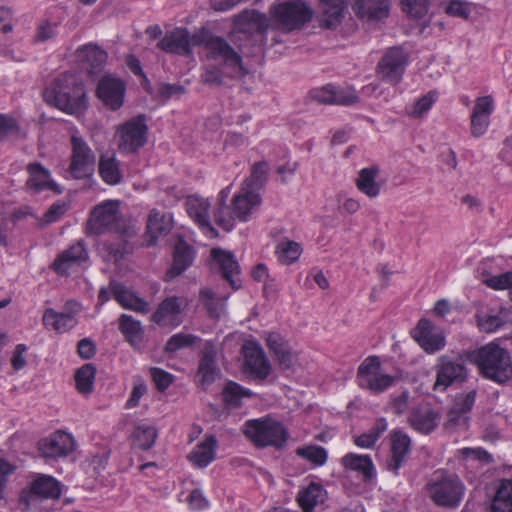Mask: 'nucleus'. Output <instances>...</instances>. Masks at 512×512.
I'll list each match as a JSON object with an SVG mask.
<instances>
[{
    "label": "nucleus",
    "instance_id": "nucleus-1",
    "mask_svg": "<svg viewBox=\"0 0 512 512\" xmlns=\"http://www.w3.org/2000/svg\"><path fill=\"white\" fill-rule=\"evenodd\" d=\"M45 102L68 114L86 108V93L82 81L73 73H62L44 90Z\"/></svg>",
    "mask_w": 512,
    "mask_h": 512
},
{
    "label": "nucleus",
    "instance_id": "nucleus-2",
    "mask_svg": "<svg viewBox=\"0 0 512 512\" xmlns=\"http://www.w3.org/2000/svg\"><path fill=\"white\" fill-rule=\"evenodd\" d=\"M468 357L481 375L503 384L512 378V361L509 353L493 342L469 352Z\"/></svg>",
    "mask_w": 512,
    "mask_h": 512
},
{
    "label": "nucleus",
    "instance_id": "nucleus-3",
    "mask_svg": "<svg viewBox=\"0 0 512 512\" xmlns=\"http://www.w3.org/2000/svg\"><path fill=\"white\" fill-rule=\"evenodd\" d=\"M426 490L436 506L456 509L464 496L465 485L457 475L437 471L426 484Z\"/></svg>",
    "mask_w": 512,
    "mask_h": 512
},
{
    "label": "nucleus",
    "instance_id": "nucleus-4",
    "mask_svg": "<svg viewBox=\"0 0 512 512\" xmlns=\"http://www.w3.org/2000/svg\"><path fill=\"white\" fill-rule=\"evenodd\" d=\"M242 432L259 448L270 446L281 449L285 446L289 436L284 425L271 417L248 420L245 422Z\"/></svg>",
    "mask_w": 512,
    "mask_h": 512
},
{
    "label": "nucleus",
    "instance_id": "nucleus-5",
    "mask_svg": "<svg viewBox=\"0 0 512 512\" xmlns=\"http://www.w3.org/2000/svg\"><path fill=\"white\" fill-rule=\"evenodd\" d=\"M89 234L101 235L113 232L117 235L132 237L134 228L121 220L119 209L113 202H105L93 208L87 221Z\"/></svg>",
    "mask_w": 512,
    "mask_h": 512
},
{
    "label": "nucleus",
    "instance_id": "nucleus-6",
    "mask_svg": "<svg viewBox=\"0 0 512 512\" xmlns=\"http://www.w3.org/2000/svg\"><path fill=\"white\" fill-rule=\"evenodd\" d=\"M60 495V483L52 476L40 474L22 490L19 505L24 512H43L40 507L42 500L58 499Z\"/></svg>",
    "mask_w": 512,
    "mask_h": 512
},
{
    "label": "nucleus",
    "instance_id": "nucleus-7",
    "mask_svg": "<svg viewBox=\"0 0 512 512\" xmlns=\"http://www.w3.org/2000/svg\"><path fill=\"white\" fill-rule=\"evenodd\" d=\"M71 155L67 173L76 180L90 178L96 167V155L80 136H71Z\"/></svg>",
    "mask_w": 512,
    "mask_h": 512
},
{
    "label": "nucleus",
    "instance_id": "nucleus-8",
    "mask_svg": "<svg viewBox=\"0 0 512 512\" xmlns=\"http://www.w3.org/2000/svg\"><path fill=\"white\" fill-rule=\"evenodd\" d=\"M381 362L378 356L367 357L358 367L357 382L359 387L367 389L373 394H380L394 385L397 378L382 374Z\"/></svg>",
    "mask_w": 512,
    "mask_h": 512
},
{
    "label": "nucleus",
    "instance_id": "nucleus-9",
    "mask_svg": "<svg viewBox=\"0 0 512 512\" xmlns=\"http://www.w3.org/2000/svg\"><path fill=\"white\" fill-rule=\"evenodd\" d=\"M146 120L144 114H139L118 127V149L120 152L135 153L146 144L148 134Z\"/></svg>",
    "mask_w": 512,
    "mask_h": 512
},
{
    "label": "nucleus",
    "instance_id": "nucleus-10",
    "mask_svg": "<svg viewBox=\"0 0 512 512\" xmlns=\"http://www.w3.org/2000/svg\"><path fill=\"white\" fill-rule=\"evenodd\" d=\"M273 16L285 31L301 28L313 17V10L303 1H286L275 7Z\"/></svg>",
    "mask_w": 512,
    "mask_h": 512
},
{
    "label": "nucleus",
    "instance_id": "nucleus-11",
    "mask_svg": "<svg viewBox=\"0 0 512 512\" xmlns=\"http://www.w3.org/2000/svg\"><path fill=\"white\" fill-rule=\"evenodd\" d=\"M205 48L208 50V58L220 60L225 67L230 69L229 76H244L247 71L242 65V57L234 48L221 37H210L205 42Z\"/></svg>",
    "mask_w": 512,
    "mask_h": 512
},
{
    "label": "nucleus",
    "instance_id": "nucleus-12",
    "mask_svg": "<svg viewBox=\"0 0 512 512\" xmlns=\"http://www.w3.org/2000/svg\"><path fill=\"white\" fill-rule=\"evenodd\" d=\"M408 56L399 46L390 47L378 62L376 73L379 79L397 85L403 77Z\"/></svg>",
    "mask_w": 512,
    "mask_h": 512
},
{
    "label": "nucleus",
    "instance_id": "nucleus-13",
    "mask_svg": "<svg viewBox=\"0 0 512 512\" xmlns=\"http://www.w3.org/2000/svg\"><path fill=\"white\" fill-rule=\"evenodd\" d=\"M435 370L434 391H445L454 383L465 382L468 376L467 369L461 359H452L446 355L438 358Z\"/></svg>",
    "mask_w": 512,
    "mask_h": 512
},
{
    "label": "nucleus",
    "instance_id": "nucleus-14",
    "mask_svg": "<svg viewBox=\"0 0 512 512\" xmlns=\"http://www.w3.org/2000/svg\"><path fill=\"white\" fill-rule=\"evenodd\" d=\"M80 311V303L69 300L65 303L63 312H57L52 308L46 309L42 317L43 325L57 333H65L77 325L75 316Z\"/></svg>",
    "mask_w": 512,
    "mask_h": 512
},
{
    "label": "nucleus",
    "instance_id": "nucleus-15",
    "mask_svg": "<svg viewBox=\"0 0 512 512\" xmlns=\"http://www.w3.org/2000/svg\"><path fill=\"white\" fill-rule=\"evenodd\" d=\"M411 337L418 345L429 354H433L445 346V336L443 332L436 329L428 319H420L415 328L410 332Z\"/></svg>",
    "mask_w": 512,
    "mask_h": 512
},
{
    "label": "nucleus",
    "instance_id": "nucleus-16",
    "mask_svg": "<svg viewBox=\"0 0 512 512\" xmlns=\"http://www.w3.org/2000/svg\"><path fill=\"white\" fill-rule=\"evenodd\" d=\"M125 91L124 81L111 75H105L98 82L96 94L106 107L116 111L123 105Z\"/></svg>",
    "mask_w": 512,
    "mask_h": 512
},
{
    "label": "nucleus",
    "instance_id": "nucleus-17",
    "mask_svg": "<svg viewBox=\"0 0 512 512\" xmlns=\"http://www.w3.org/2000/svg\"><path fill=\"white\" fill-rule=\"evenodd\" d=\"M218 349L214 341L207 340L199 354L197 377L202 387L210 386L217 378L220 370L217 366Z\"/></svg>",
    "mask_w": 512,
    "mask_h": 512
},
{
    "label": "nucleus",
    "instance_id": "nucleus-18",
    "mask_svg": "<svg viewBox=\"0 0 512 512\" xmlns=\"http://www.w3.org/2000/svg\"><path fill=\"white\" fill-rule=\"evenodd\" d=\"M74 446L72 436L65 432H55L38 442V450L44 458H58L68 455Z\"/></svg>",
    "mask_w": 512,
    "mask_h": 512
},
{
    "label": "nucleus",
    "instance_id": "nucleus-19",
    "mask_svg": "<svg viewBox=\"0 0 512 512\" xmlns=\"http://www.w3.org/2000/svg\"><path fill=\"white\" fill-rule=\"evenodd\" d=\"M246 370L259 380H265L270 373V363L264 351L255 343H246L242 347Z\"/></svg>",
    "mask_w": 512,
    "mask_h": 512
},
{
    "label": "nucleus",
    "instance_id": "nucleus-20",
    "mask_svg": "<svg viewBox=\"0 0 512 512\" xmlns=\"http://www.w3.org/2000/svg\"><path fill=\"white\" fill-rule=\"evenodd\" d=\"M266 345L273 354L275 361L282 369H291L296 362L288 341L277 332L265 333Z\"/></svg>",
    "mask_w": 512,
    "mask_h": 512
},
{
    "label": "nucleus",
    "instance_id": "nucleus-21",
    "mask_svg": "<svg viewBox=\"0 0 512 512\" xmlns=\"http://www.w3.org/2000/svg\"><path fill=\"white\" fill-rule=\"evenodd\" d=\"M211 257L217 262L222 277L235 290L239 289L241 284L237 276L240 274V266L232 252L221 248H213Z\"/></svg>",
    "mask_w": 512,
    "mask_h": 512
},
{
    "label": "nucleus",
    "instance_id": "nucleus-22",
    "mask_svg": "<svg viewBox=\"0 0 512 512\" xmlns=\"http://www.w3.org/2000/svg\"><path fill=\"white\" fill-rule=\"evenodd\" d=\"M411 446L410 437L402 431H395L391 434L390 456L387 460V468L398 475L399 469L404 464Z\"/></svg>",
    "mask_w": 512,
    "mask_h": 512
},
{
    "label": "nucleus",
    "instance_id": "nucleus-23",
    "mask_svg": "<svg viewBox=\"0 0 512 512\" xmlns=\"http://www.w3.org/2000/svg\"><path fill=\"white\" fill-rule=\"evenodd\" d=\"M88 259L83 241H78L63 251L51 264V269L59 275H66L73 265H79Z\"/></svg>",
    "mask_w": 512,
    "mask_h": 512
},
{
    "label": "nucleus",
    "instance_id": "nucleus-24",
    "mask_svg": "<svg viewBox=\"0 0 512 512\" xmlns=\"http://www.w3.org/2000/svg\"><path fill=\"white\" fill-rule=\"evenodd\" d=\"M29 178L27 186L35 192L51 190L55 194H61L62 187L50 179V171L39 162H32L27 165Z\"/></svg>",
    "mask_w": 512,
    "mask_h": 512
},
{
    "label": "nucleus",
    "instance_id": "nucleus-25",
    "mask_svg": "<svg viewBox=\"0 0 512 512\" xmlns=\"http://www.w3.org/2000/svg\"><path fill=\"white\" fill-rule=\"evenodd\" d=\"M172 227V215L170 213H162L156 209L151 210L147 220L145 245H155L157 238L167 235Z\"/></svg>",
    "mask_w": 512,
    "mask_h": 512
},
{
    "label": "nucleus",
    "instance_id": "nucleus-26",
    "mask_svg": "<svg viewBox=\"0 0 512 512\" xmlns=\"http://www.w3.org/2000/svg\"><path fill=\"white\" fill-rule=\"evenodd\" d=\"M438 420L439 414L428 404L414 407L408 418L410 426L422 434L431 433L437 427Z\"/></svg>",
    "mask_w": 512,
    "mask_h": 512
},
{
    "label": "nucleus",
    "instance_id": "nucleus-27",
    "mask_svg": "<svg viewBox=\"0 0 512 512\" xmlns=\"http://www.w3.org/2000/svg\"><path fill=\"white\" fill-rule=\"evenodd\" d=\"M242 193L235 195L232 199V214L235 219L245 222L248 220L253 208L261 203L259 194L255 191L242 187Z\"/></svg>",
    "mask_w": 512,
    "mask_h": 512
},
{
    "label": "nucleus",
    "instance_id": "nucleus-28",
    "mask_svg": "<svg viewBox=\"0 0 512 512\" xmlns=\"http://www.w3.org/2000/svg\"><path fill=\"white\" fill-rule=\"evenodd\" d=\"M354 13L362 19L381 20L389 13V0H354Z\"/></svg>",
    "mask_w": 512,
    "mask_h": 512
},
{
    "label": "nucleus",
    "instance_id": "nucleus-29",
    "mask_svg": "<svg viewBox=\"0 0 512 512\" xmlns=\"http://www.w3.org/2000/svg\"><path fill=\"white\" fill-rule=\"evenodd\" d=\"M195 252L192 246L180 239L173 251V263L167 271L166 277L174 278L181 275L193 263Z\"/></svg>",
    "mask_w": 512,
    "mask_h": 512
},
{
    "label": "nucleus",
    "instance_id": "nucleus-30",
    "mask_svg": "<svg viewBox=\"0 0 512 512\" xmlns=\"http://www.w3.org/2000/svg\"><path fill=\"white\" fill-rule=\"evenodd\" d=\"M157 47L167 53L188 55L190 53L189 32L186 29H175L166 33Z\"/></svg>",
    "mask_w": 512,
    "mask_h": 512
},
{
    "label": "nucleus",
    "instance_id": "nucleus-31",
    "mask_svg": "<svg viewBox=\"0 0 512 512\" xmlns=\"http://www.w3.org/2000/svg\"><path fill=\"white\" fill-rule=\"evenodd\" d=\"M76 53L82 62L87 63V70L91 75H98L107 60V53L93 43L79 47Z\"/></svg>",
    "mask_w": 512,
    "mask_h": 512
},
{
    "label": "nucleus",
    "instance_id": "nucleus-32",
    "mask_svg": "<svg viewBox=\"0 0 512 512\" xmlns=\"http://www.w3.org/2000/svg\"><path fill=\"white\" fill-rule=\"evenodd\" d=\"M341 464L346 470L357 472L364 482L375 478V468L369 455L348 453L341 458Z\"/></svg>",
    "mask_w": 512,
    "mask_h": 512
},
{
    "label": "nucleus",
    "instance_id": "nucleus-33",
    "mask_svg": "<svg viewBox=\"0 0 512 512\" xmlns=\"http://www.w3.org/2000/svg\"><path fill=\"white\" fill-rule=\"evenodd\" d=\"M110 290L114 299L125 309L136 312H147L148 304L142 298L136 296L132 291L117 281H110Z\"/></svg>",
    "mask_w": 512,
    "mask_h": 512
},
{
    "label": "nucleus",
    "instance_id": "nucleus-34",
    "mask_svg": "<svg viewBox=\"0 0 512 512\" xmlns=\"http://www.w3.org/2000/svg\"><path fill=\"white\" fill-rule=\"evenodd\" d=\"M186 207L187 213L200 228L206 229L211 237L218 236V231L210 224L209 203L206 200L191 197L187 200Z\"/></svg>",
    "mask_w": 512,
    "mask_h": 512
},
{
    "label": "nucleus",
    "instance_id": "nucleus-35",
    "mask_svg": "<svg viewBox=\"0 0 512 512\" xmlns=\"http://www.w3.org/2000/svg\"><path fill=\"white\" fill-rule=\"evenodd\" d=\"M327 499V491L320 483L311 482L306 488L299 491L297 502L303 512H313L314 508L323 504Z\"/></svg>",
    "mask_w": 512,
    "mask_h": 512
},
{
    "label": "nucleus",
    "instance_id": "nucleus-36",
    "mask_svg": "<svg viewBox=\"0 0 512 512\" xmlns=\"http://www.w3.org/2000/svg\"><path fill=\"white\" fill-rule=\"evenodd\" d=\"M216 446L217 440L215 436L208 435L204 441L196 445L188 458L195 466L204 468L214 460Z\"/></svg>",
    "mask_w": 512,
    "mask_h": 512
},
{
    "label": "nucleus",
    "instance_id": "nucleus-37",
    "mask_svg": "<svg viewBox=\"0 0 512 512\" xmlns=\"http://www.w3.org/2000/svg\"><path fill=\"white\" fill-rule=\"evenodd\" d=\"M321 3L320 25L327 29L336 28L343 19V0H319Z\"/></svg>",
    "mask_w": 512,
    "mask_h": 512
},
{
    "label": "nucleus",
    "instance_id": "nucleus-38",
    "mask_svg": "<svg viewBox=\"0 0 512 512\" xmlns=\"http://www.w3.org/2000/svg\"><path fill=\"white\" fill-rule=\"evenodd\" d=\"M379 175L377 166H370L359 171L355 184L357 189L370 198H375L380 194L381 185L376 181Z\"/></svg>",
    "mask_w": 512,
    "mask_h": 512
},
{
    "label": "nucleus",
    "instance_id": "nucleus-39",
    "mask_svg": "<svg viewBox=\"0 0 512 512\" xmlns=\"http://www.w3.org/2000/svg\"><path fill=\"white\" fill-rule=\"evenodd\" d=\"M128 236L118 235L115 240H107L102 243V251L104 253V260L119 263L124 259L125 255L132 251V247L129 244Z\"/></svg>",
    "mask_w": 512,
    "mask_h": 512
},
{
    "label": "nucleus",
    "instance_id": "nucleus-40",
    "mask_svg": "<svg viewBox=\"0 0 512 512\" xmlns=\"http://www.w3.org/2000/svg\"><path fill=\"white\" fill-rule=\"evenodd\" d=\"M119 330L133 347H139L144 336V330L139 321L130 315L122 314L118 320Z\"/></svg>",
    "mask_w": 512,
    "mask_h": 512
},
{
    "label": "nucleus",
    "instance_id": "nucleus-41",
    "mask_svg": "<svg viewBox=\"0 0 512 512\" xmlns=\"http://www.w3.org/2000/svg\"><path fill=\"white\" fill-rule=\"evenodd\" d=\"M491 512H512V479H502L492 500Z\"/></svg>",
    "mask_w": 512,
    "mask_h": 512
},
{
    "label": "nucleus",
    "instance_id": "nucleus-42",
    "mask_svg": "<svg viewBox=\"0 0 512 512\" xmlns=\"http://www.w3.org/2000/svg\"><path fill=\"white\" fill-rule=\"evenodd\" d=\"M98 170L103 181L109 185H116L121 182V171L119 162L115 155H101Z\"/></svg>",
    "mask_w": 512,
    "mask_h": 512
},
{
    "label": "nucleus",
    "instance_id": "nucleus-43",
    "mask_svg": "<svg viewBox=\"0 0 512 512\" xmlns=\"http://www.w3.org/2000/svg\"><path fill=\"white\" fill-rule=\"evenodd\" d=\"M235 21L238 26H249L247 29H255L259 33H265L269 28V20L265 14H262L256 10H244L236 16Z\"/></svg>",
    "mask_w": 512,
    "mask_h": 512
},
{
    "label": "nucleus",
    "instance_id": "nucleus-44",
    "mask_svg": "<svg viewBox=\"0 0 512 512\" xmlns=\"http://www.w3.org/2000/svg\"><path fill=\"white\" fill-rule=\"evenodd\" d=\"M199 298L209 317L218 319L224 313L226 297H217L211 289L202 288Z\"/></svg>",
    "mask_w": 512,
    "mask_h": 512
},
{
    "label": "nucleus",
    "instance_id": "nucleus-45",
    "mask_svg": "<svg viewBox=\"0 0 512 512\" xmlns=\"http://www.w3.org/2000/svg\"><path fill=\"white\" fill-rule=\"evenodd\" d=\"M253 393L241 387L238 383L229 381L223 391L222 398L225 405L230 409H235L241 406L243 397H252Z\"/></svg>",
    "mask_w": 512,
    "mask_h": 512
},
{
    "label": "nucleus",
    "instance_id": "nucleus-46",
    "mask_svg": "<svg viewBox=\"0 0 512 512\" xmlns=\"http://www.w3.org/2000/svg\"><path fill=\"white\" fill-rule=\"evenodd\" d=\"M183 300L179 297L172 296L164 299L152 315V320L161 324L167 317L174 316L181 312Z\"/></svg>",
    "mask_w": 512,
    "mask_h": 512
},
{
    "label": "nucleus",
    "instance_id": "nucleus-47",
    "mask_svg": "<svg viewBox=\"0 0 512 512\" xmlns=\"http://www.w3.org/2000/svg\"><path fill=\"white\" fill-rule=\"evenodd\" d=\"M96 368L93 364H84L75 372L76 388L81 394H89L93 390Z\"/></svg>",
    "mask_w": 512,
    "mask_h": 512
},
{
    "label": "nucleus",
    "instance_id": "nucleus-48",
    "mask_svg": "<svg viewBox=\"0 0 512 512\" xmlns=\"http://www.w3.org/2000/svg\"><path fill=\"white\" fill-rule=\"evenodd\" d=\"M157 438V430L153 426L141 425L135 428L132 439L133 445L141 450L150 449Z\"/></svg>",
    "mask_w": 512,
    "mask_h": 512
},
{
    "label": "nucleus",
    "instance_id": "nucleus-49",
    "mask_svg": "<svg viewBox=\"0 0 512 512\" xmlns=\"http://www.w3.org/2000/svg\"><path fill=\"white\" fill-rule=\"evenodd\" d=\"M268 172V164L265 161H259L253 164L251 175L247 178L243 187L256 191L264 185Z\"/></svg>",
    "mask_w": 512,
    "mask_h": 512
},
{
    "label": "nucleus",
    "instance_id": "nucleus-50",
    "mask_svg": "<svg viewBox=\"0 0 512 512\" xmlns=\"http://www.w3.org/2000/svg\"><path fill=\"white\" fill-rule=\"evenodd\" d=\"M296 454L316 466H322L327 461V451L321 446L309 445L298 447Z\"/></svg>",
    "mask_w": 512,
    "mask_h": 512
},
{
    "label": "nucleus",
    "instance_id": "nucleus-51",
    "mask_svg": "<svg viewBox=\"0 0 512 512\" xmlns=\"http://www.w3.org/2000/svg\"><path fill=\"white\" fill-rule=\"evenodd\" d=\"M197 340L198 337L193 334L177 333L168 339L164 351L166 353H175L182 348L191 347Z\"/></svg>",
    "mask_w": 512,
    "mask_h": 512
},
{
    "label": "nucleus",
    "instance_id": "nucleus-52",
    "mask_svg": "<svg viewBox=\"0 0 512 512\" xmlns=\"http://www.w3.org/2000/svg\"><path fill=\"white\" fill-rule=\"evenodd\" d=\"M279 261L282 264L289 265L296 261L301 254V247L294 241L281 243L277 247Z\"/></svg>",
    "mask_w": 512,
    "mask_h": 512
},
{
    "label": "nucleus",
    "instance_id": "nucleus-53",
    "mask_svg": "<svg viewBox=\"0 0 512 512\" xmlns=\"http://www.w3.org/2000/svg\"><path fill=\"white\" fill-rule=\"evenodd\" d=\"M403 11L410 17L421 19L428 11V0H400Z\"/></svg>",
    "mask_w": 512,
    "mask_h": 512
},
{
    "label": "nucleus",
    "instance_id": "nucleus-54",
    "mask_svg": "<svg viewBox=\"0 0 512 512\" xmlns=\"http://www.w3.org/2000/svg\"><path fill=\"white\" fill-rule=\"evenodd\" d=\"M214 220L226 232H230L234 228L235 218L228 206H217L214 211Z\"/></svg>",
    "mask_w": 512,
    "mask_h": 512
},
{
    "label": "nucleus",
    "instance_id": "nucleus-55",
    "mask_svg": "<svg viewBox=\"0 0 512 512\" xmlns=\"http://www.w3.org/2000/svg\"><path fill=\"white\" fill-rule=\"evenodd\" d=\"M504 318L500 314L477 316V323L480 329L486 333L493 332L505 324Z\"/></svg>",
    "mask_w": 512,
    "mask_h": 512
},
{
    "label": "nucleus",
    "instance_id": "nucleus-56",
    "mask_svg": "<svg viewBox=\"0 0 512 512\" xmlns=\"http://www.w3.org/2000/svg\"><path fill=\"white\" fill-rule=\"evenodd\" d=\"M335 97L334 105H353L359 102V97L355 90L351 87L336 88L334 87Z\"/></svg>",
    "mask_w": 512,
    "mask_h": 512
},
{
    "label": "nucleus",
    "instance_id": "nucleus-57",
    "mask_svg": "<svg viewBox=\"0 0 512 512\" xmlns=\"http://www.w3.org/2000/svg\"><path fill=\"white\" fill-rule=\"evenodd\" d=\"M309 96L311 97V99L315 100L320 104L334 105V86L326 85L321 88L312 89L309 92Z\"/></svg>",
    "mask_w": 512,
    "mask_h": 512
},
{
    "label": "nucleus",
    "instance_id": "nucleus-58",
    "mask_svg": "<svg viewBox=\"0 0 512 512\" xmlns=\"http://www.w3.org/2000/svg\"><path fill=\"white\" fill-rule=\"evenodd\" d=\"M150 374L155 383L156 388L161 392L165 391L173 382V375L164 371L161 368H150Z\"/></svg>",
    "mask_w": 512,
    "mask_h": 512
},
{
    "label": "nucleus",
    "instance_id": "nucleus-59",
    "mask_svg": "<svg viewBox=\"0 0 512 512\" xmlns=\"http://www.w3.org/2000/svg\"><path fill=\"white\" fill-rule=\"evenodd\" d=\"M437 93L435 91H429L426 95L417 100L414 104L412 116L421 117L426 113L433 103L436 101Z\"/></svg>",
    "mask_w": 512,
    "mask_h": 512
},
{
    "label": "nucleus",
    "instance_id": "nucleus-60",
    "mask_svg": "<svg viewBox=\"0 0 512 512\" xmlns=\"http://www.w3.org/2000/svg\"><path fill=\"white\" fill-rule=\"evenodd\" d=\"M445 12L454 17L467 19L471 13L470 4L460 0H452L445 8Z\"/></svg>",
    "mask_w": 512,
    "mask_h": 512
},
{
    "label": "nucleus",
    "instance_id": "nucleus-61",
    "mask_svg": "<svg viewBox=\"0 0 512 512\" xmlns=\"http://www.w3.org/2000/svg\"><path fill=\"white\" fill-rule=\"evenodd\" d=\"M485 284L495 290L509 289L512 287V271H508L485 280Z\"/></svg>",
    "mask_w": 512,
    "mask_h": 512
},
{
    "label": "nucleus",
    "instance_id": "nucleus-62",
    "mask_svg": "<svg viewBox=\"0 0 512 512\" xmlns=\"http://www.w3.org/2000/svg\"><path fill=\"white\" fill-rule=\"evenodd\" d=\"M201 81L209 86L219 87L223 84V76L217 66H207L201 75Z\"/></svg>",
    "mask_w": 512,
    "mask_h": 512
},
{
    "label": "nucleus",
    "instance_id": "nucleus-63",
    "mask_svg": "<svg viewBox=\"0 0 512 512\" xmlns=\"http://www.w3.org/2000/svg\"><path fill=\"white\" fill-rule=\"evenodd\" d=\"M68 210V204L64 201H58L52 204L43 215V222L50 224L57 221Z\"/></svg>",
    "mask_w": 512,
    "mask_h": 512
},
{
    "label": "nucleus",
    "instance_id": "nucleus-64",
    "mask_svg": "<svg viewBox=\"0 0 512 512\" xmlns=\"http://www.w3.org/2000/svg\"><path fill=\"white\" fill-rule=\"evenodd\" d=\"M494 101L489 95L482 96L476 99L475 106L471 115L490 116L493 111Z\"/></svg>",
    "mask_w": 512,
    "mask_h": 512
}]
</instances>
